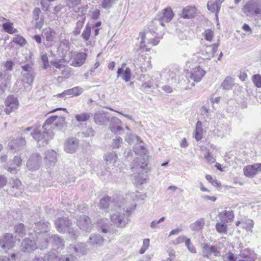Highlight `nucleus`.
Wrapping results in <instances>:
<instances>
[{
	"instance_id": "36",
	"label": "nucleus",
	"mask_w": 261,
	"mask_h": 261,
	"mask_svg": "<svg viewBox=\"0 0 261 261\" xmlns=\"http://www.w3.org/2000/svg\"><path fill=\"white\" fill-rule=\"evenodd\" d=\"M214 36V32L211 29L206 30L203 33V36L205 40L211 42Z\"/></svg>"
},
{
	"instance_id": "44",
	"label": "nucleus",
	"mask_w": 261,
	"mask_h": 261,
	"mask_svg": "<svg viewBox=\"0 0 261 261\" xmlns=\"http://www.w3.org/2000/svg\"><path fill=\"white\" fill-rule=\"evenodd\" d=\"M223 261H234L236 259L235 255L231 251L224 254L222 257Z\"/></svg>"
},
{
	"instance_id": "18",
	"label": "nucleus",
	"mask_w": 261,
	"mask_h": 261,
	"mask_svg": "<svg viewBox=\"0 0 261 261\" xmlns=\"http://www.w3.org/2000/svg\"><path fill=\"white\" fill-rule=\"evenodd\" d=\"M235 224L237 227L242 225V228L248 231H252L254 226L253 220L248 218H242L240 220L236 221Z\"/></svg>"
},
{
	"instance_id": "31",
	"label": "nucleus",
	"mask_w": 261,
	"mask_h": 261,
	"mask_svg": "<svg viewBox=\"0 0 261 261\" xmlns=\"http://www.w3.org/2000/svg\"><path fill=\"white\" fill-rule=\"evenodd\" d=\"M204 224V220L203 218H200L197 220L196 221H195L194 223H193L191 227L193 230L197 231L201 230Z\"/></svg>"
},
{
	"instance_id": "35",
	"label": "nucleus",
	"mask_w": 261,
	"mask_h": 261,
	"mask_svg": "<svg viewBox=\"0 0 261 261\" xmlns=\"http://www.w3.org/2000/svg\"><path fill=\"white\" fill-rule=\"evenodd\" d=\"M15 231L19 237H22L25 234L24 225L22 223L16 225L15 226Z\"/></svg>"
},
{
	"instance_id": "15",
	"label": "nucleus",
	"mask_w": 261,
	"mask_h": 261,
	"mask_svg": "<svg viewBox=\"0 0 261 261\" xmlns=\"http://www.w3.org/2000/svg\"><path fill=\"white\" fill-rule=\"evenodd\" d=\"M203 256L206 258H209L210 256L213 254L215 256H218L220 255V252L215 246H209L208 244H204L202 247Z\"/></svg>"
},
{
	"instance_id": "63",
	"label": "nucleus",
	"mask_w": 261,
	"mask_h": 261,
	"mask_svg": "<svg viewBox=\"0 0 261 261\" xmlns=\"http://www.w3.org/2000/svg\"><path fill=\"white\" fill-rule=\"evenodd\" d=\"M242 29L246 32L252 33V30L249 25L247 23H244L242 27Z\"/></svg>"
},
{
	"instance_id": "5",
	"label": "nucleus",
	"mask_w": 261,
	"mask_h": 261,
	"mask_svg": "<svg viewBox=\"0 0 261 261\" xmlns=\"http://www.w3.org/2000/svg\"><path fill=\"white\" fill-rule=\"evenodd\" d=\"M242 10L247 15L258 16L261 15V0H250L243 7Z\"/></svg>"
},
{
	"instance_id": "37",
	"label": "nucleus",
	"mask_w": 261,
	"mask_h": 261,
	"mask_svg": "<svg viewBox=\"0 0 261 261\" xmlns=\"http://www.w3.org/2000/svg\"><path fill=\"white\" fill-rule=\"evenodd\" d=\"M110 199V198L108 196L102 198L100 201V208L103 209L108 208L109 206Z\"/></svg>"
},
{
	"instance_id": "49",
	"label": "nucleus",
	"mask_w": 261,
	"mask_h": 261,
	"mask_svg": "<svg viewBox=\"0 0 261 261\" xmlns=\"http://www.w3.org/2000/svg\"><path fill=\"white\" fill-rule=\"evenodd\" d=\"M29 161L33 163H38L42 162L41 157L38 153L33 154L29 159Z\"/></svg>"
},
{
	"instance_id": "54",
	"label": "nucleus",
	"mask_w": 261,
	"mask_h": 261,
	"mask_svg": "<svg viewBox=\"0 0 261 261\" xmlns=\"http://www.w3.org/2000/svg\"><path fill=\"white\" fill-rule=\"evenodd\" d=\"M8 182L7 178L4 175L0 174V188H3Z\"/></svg>"
},
{
	"instance_id": "27",
	"label": "nucleus",
	"mask_w": 261,
	"mask_h": 261,
	"mask_svg": "<svg viewBox=\"0 0 261 261\" xmlns=\"http://www.w3.org/2000/svg\"><path fill=\"white\" fill-rule=\"evenodd\" d=\"M3 28L5 32L10 34H15L18 32V30L13 28V23L10 22L4 23L3 24Z\"/></svg>"
},
{
	"instance_id": "51",
	"label": "nucleus",
	"mask_w": 261,
	"mask_h": 261,
	"mask_svg": "<svg viewBox=\"0 0 261 261\" xmlns=\"http://www.w3.org/2000/svg\"><path fill=\"white\" fill-rule=\"evenodd\" d=\"M41 13V10L39 8H35L33 11V19L34 20H38L40 18V14Z\"/></svg>"
},
{
	"instance_id": "62",
	"label": "nucleus",
	"mask_w": 261,
	"mask_h": 261,
	"mask_svg": "<svg viewBox=\"0 0 261 261\" xmlns=\"http://www.w3.org/2000/svg\"><path fill=\"white\" fill-rule=\"evenodd\" d=\"M203 199L205 200L215 202L217 200V197L215 196H210L208 195H205L203 197Z\"/></svg>"
},
{
	"instance_id": "56",
	"label": "nucleus",
	"mask_w": 261,
	"mask_h": 261,
	"mask_svg": "<svg viewBox=\"0 0 261 261\" xmlns=\"http://www.w3.org/2000/svg\"><path fill=\"white\" fill-rule=\"evenodd\" d=\"M99 16L100 11L98 9H96L94 11L92 12L91 17L92 19H97L99 18Z\"/></svg>"
},
{
	"instance_id": "8",
	"label": "nucleus",
	"mask_w": 261,
	"mask_h": 261,
	"mask_svg": "<svg viewBox=\"0 0 261 261\" xmlns=\"http://www.w3.org/2000/svg\"><path fill=\"white\" fill-rule=\"evenodd\" d=\"M15 240L11 233H6L0 237V246L4 250H9L14 247Z\"/></svg>"
},
{
	"instance_id": "34",
	"label": "nucleus",
	"mask_w": 261,
	"mask_h": 261,
	"mask_svg": "<svg viewBox=\"0 0 261 261\" xmlns=\"http://www.w3.org/2000/svg\"><path fill=\"white\" fill-rule=\"evenodd\" d=\"M90 222V219L85 215L80 216L78 220V224L80 227H84L89 224Z\"/></svg>"
},
{
	"instance_id": "9",
	"label": "nucleus",
	"mask_w": 261,
	"mask_h": 261,
	"mask_svg": "<svg viewBox=\"0 0 261 261\" xmlns=\"http://www.w3.org/2000/svg\"><path fill=\"white\" fill-rule=\"evenodd\" d=\"M218 47L217 44L206 46L198 53V57L203 60H210L214 57Z\"/></svg>"
},
{
	"instance_id": "11",
	"label": "nucleus",
	"mask_w": 261,
	"mask_h": 261,
	"mask_svg": "<svg viewBox=\"0 0 261 261\" xmlns=\"http://www.w3.org/2000/svg\"><path fill=\"white\" fill-rule=\"evenodd\" d=\"M206 71L202 69L200 66L193 68L191 71L190 77L191 80L196 83L200 82L206 74Z\"/></svg>"
},
{
	"instance_id": "12",
	"label": "nucleus",
	"mask_w": 261,
	"mask_h": 261,
	"mask_svg": "<svg viewBox=\"0 0 261 261\" xmlns=\"http://www.w3.org/2000/svg\"><path fill=\"white\" fill-rule=\"evenodd\" d=\"M198 13L196 6L189 5L184 8L180 14V17L184 19H191L195 17Z\"/></svg>"
},
{
	"instance_id": "4",
	"label": "nucleus",
	"mask_w": 261,
	"mask_h": 261,
	"mask_svg": "<svg viewBox=\"0 0 261 261\" xmlns=\"http://www.w3.org/2000/svg\"><path fill=\"white\" fill-rule=\"evenodd\" d=\"M48 223H45L44 221H40L37 223L35 222V225L36 227L34 228L36 231L35 237H37L40 234H45L46 236L45 238L47 239L48 242H50L56 245H59L61 243V240L56 234L52 235L49 237V240H48V235L45 232L48 228Z\"/></svg>"
},
{
	"instance_id": "40",
	"label": "nucleus",
	"mask_w": 261,
	"mask_h": 261,
	"mask_svg": "<svg viewBox=\"0 0 261 261\" xmlns=\"http://www.w3.org/2000/svg\"><path fill=\"white\" fill-rule=\"evenodd\" d=\"M118 1V0H102L101 7L105 9H109Z\"/></svg>"
},
{
	"instance_id": "60",
	"label": "nucleus",
	"mask_w": 261,
	"mask_h": 261,
	"mask_svg": "<svg viewBox=\"0 0 261 261\" xmlns=\"http://www.w3.org/2000/svg\"><path fill=\"white\" fill-rule=\"evenodd\" d=\"M204 159H205L206 161L208 162H214L215 160L213 156L211 155L210 152H208L207 155L204 156Z\"/></svg>"
},
{
	"instance_id": "57",
	"label": "nucleus",
	"mask_w": 261,
	"mask_h": 261,
	"mask_svg": "<svg viewBox=\"0 0 261 261\" xmlns=\"http://www.w3.org/2000/svg\"><path fill=\"white\" fill-rule=\"evenodd\" d=\"M186 238L184 236H180L178 237L175 241L174 244L176 245H178L184 242L186 240Z\"/></svg>"
},
{
	"instance_id": "24",
	"label": "nucleus",
	"mask_w": 261,
	"mask_h": 261,
	"mask_svg": "<svg viewBox=\"0 0 261 261\" xmlns=\"http://www.w3.org/2000/svg\"><path fill=\"white\" fill-rule=\"evenodd\" d=\"M43 161L46 163H55L57 162V154L53 150H47L44 153Z\"/></svg>"
},
{
	"instance_id": "59",
	"label": "nucleus",
	"mask_w": 261,
	"mask_h": 261,
	"mask_svg": "<svg viewBox=\"0 0 261 261\" xmlns=\"http://www.w3.org/2000/svg\"><path fill=\"white\" fill-rule=\"evenodd\" d=\"M162 90L166 93H171L172 92L173 90L171 86L169 85H165L162 87Z\"/></svg>"
},
{
	"instance_id": "17",
	"label": "nucleus",
	"mask_w": 261,
	"mask_h": 261,
	"mask_svg": "<svg viewBox=\"0 0 261 261\" xmlns=\"http://www.w3.org/2000/svg\"><path fill=\"white\" fill-rule=\"evenodd\" d=\"M218 216L221 221L226 223L233 221L234 218V212L232 210L222 211L218 213Z\"/></svg>"
},
{
	"instance_id": "19",
	"label": "nucleus",
	"mask_w": 261,
	"mask_h": 261,
	"mask_svg": "<svg viewBox=\"0 0 261 261\" xmlns=\"http://www.w3.org/2000/svg\"><path fill=\"white\" fill-rule=\"evenodd\" d=\"M139 67L142 72H146L151 69L152 67L151 58L148 57L147 59L144 55H141L139 59Z\"/></svg>"
},
{
	"instance_id": "61",
	"label": "nucleus",
	"mask_w": 261,
	"mask_h": 261,
	"mask_svg": "<svg viewBox=\"0 0 261 261\" xmlns=\"http://www.w3.org/2000/svg\"><path fill=\"white\" fill-rule=\"evenodd\" d=\"M25 161L24 159H22L20 156H16L13 159L14 163H20L21 162H24Z\"/></svg>"
},
{
	"instance_id": "29",
	"label": "nucleus",
	"mask_w": 261,
	"mask_h": 261,
	"mask_svg": "<svg viewBox=\"0 0 261 261\" xmlns=\"http://www.w3.org/2000/svg\"><path fill=\"white\" fill-rule=\"evenodd\" d=\"M233 79L231 77H226L221 84V87L223 89L229 90L233 85Z\"/></svg>"
},
{
	"instance_id": "25",
	"label": "nucleus",
	"mask_w": 261,
	"mask_h": 261,
	"mask_svg": "<svg viewBox=\"0 0 261 261\" xmlns=\"http://www.w3.org/2000/svg\"><path fill=\"white\" fill-rule=\"evenodd\" d=\"M0 79H6L5 82H2L0 85V92L3 94L5 92L9 85L10 77L9 75L7 74L6 71H3L0 72Z\"/></svg>"
},
{
	"instance_id": "1",
	"label": "nucleus",
	"mask_w": 261,
	"mask_h": 261,
	"mask_svg": "<svg viewBox=\"0 0 261 261\" xmlns=\"http://www.w3.org/2000/svg\"><path fill=\"white\" fill-rule=\"evenodd\" d=\"M65 119L63 116H53L48 118L44 122L41 131L36 127H28L23 130V134L30 135L37 142L39 146H44L54 136L55 127L60 128L63 126Z\"/></svg>"
},
{
	"instance_id": "58",
	"label": "nucleus",
	"mask_w": 261,
	"mask_h": 261,
	"mask_svg": "<svg viewBox=\"0 0 261 261\" xmlns=\"http://www.w3.org/2000/svg\"><path fill=\"white\" fill-rule=\"evenodd\" d=\"M21 186V182L18 179H16L14 181L13 185L12 186L13 188H16L19 189Z\"/></svg>"
},
{
	"instance_id": "10",
	"label": "nucleus",
	"mask_w": 261,
	"mask_h": 261,
	"mask_svg": "<svg viewBox=\"0 0 261 261\" xmlns=\"http://www.w3.org/2000/svg\"><path fill=\"white\" fill-rule=\"evenodd\" d=\"M5 103L6 106L5 112L7 114H9L16 110L19 105L17 98L12 95H10L6 98Z\"/></svg>"
},
{
	"instance_id": "21",
	"label": "nucleus",
	"mask_w": 261,
	"mask_h": 261,
	"mask_svg": "<svg viewBox=\"0 0 261 261\" xmlns=\"http://www.w3.org/2000/svg\"><path fill=\"white\" fill-rule=\"evenodd\" d=\"M79 145L78 140L75 138H71L66 142V152L72 153L75 151Z\"/></svg>"
},
{
	"instance_id": "23",
	"label": "nucleus",
	"mask_w": 261,
	"mask_h": 261,
	"mask_svg": "<svg viewBox=\"0 0 261 261\" xmlns=\"http://www.w3.org/2000/svg\"><path fill=\"white\" fill-rule=\"evenodd\" d=\"M117 76H121L126 82H129L131 79V70L129 67H126L124 70L122 68H119L117 70Z\"/></svg>"
},
{
	"instance_id": "42",
	"label": "nucleus",
	"mask_w": 261,
	"mask_h": 261,
	"mask_svg": "<svg viewBox=\"0 0 261 261\" xmlns=\"http://www.w3.org/2000/svg\"><path fill=\"white\" fill-rule=\"evenodd\" d=\"M150 240L149 239H145L143 240V244L140 250V253L143 254L148 249L149 246Z\"/></svg>"
},
{
	"instance_id": "16",
	"label": "nucleus",
	"mask_w": 261,
	"mask_h": 261,
	"mask_svg": "<svg viewBox=\"0 0 261 261\" xmlns=\"http://www.w3.org/2000/svg\"><path fill=\"white\" fill-rule=\"evenodd\" d=\"M225 0H215V1H209L207 4V9L212 13L215 14L218 17V13L220 10L221 4Z\"/></svg>"
},
{
	"instance_id": "39",
	"label": "nucleus",
	"mask_w": 261,
	"mask_h": 261,
	"mask_svg": "<svg viewBox=\"0 0 261 261\" xmlns=\"http://www.w3.org/2000/svg\"><path fill=\"white\" fill-rule=\"evenodd\" d=\"M90 118L89 114L84 113L75 115V119L77 121L84 122L87 121Z\"/></svg>"
},
{
	"instance_id": "52",
	"label": "nucleus",
	"mask_w": 261,
	"mask_h": 261,
	"mask_svg": "<svg viewBox=\"0 0 261 261\" xmlns=\"http://www.w3.org/2000/svg\"><path fill=\"white\" fill-rule=\"evenodd\" d=\"M81 4V0H68V6L69 7H74Z\"/></svg>"
},
{
	"instance_id": "64",
	"label": "nucleus",
	"mask_w": 261,
	"mask_h": 261,
	"mask_svg": "<svg viewBox=\"0 0 261 261\" xmlns=\"http://www.w3.org/2000/svg\"><path fill=\"white\" fill-rule=\"evenodd\" d=\"M188 146V143L186 138H183L180 143V146L182 148H186Z\"/></svg>"
},
{
	"instance_id": "2",
	"label": "nucleus",
	"mask_w": 261,
	"mask_h": 261,
	"mask_svg": "<svg viewBox=\"0 0 261 261\" xmlns=\"http://www.w3.org/2000/svg\"><path fill=\"white\" fill-rule=\"evenodd\" d=\"M45 234H40L37 237H30L24 239L20 246L23 252H30L37 249L42 250L46 248L48 241L45 239Z\"/></svg>"
},
{
	"instance_id": "50",
	"label": "nucleus",
	"mask_w": 261,
	"mask_h": 261,
	"mask_svg": "<svg viewBox=\"0 0 261 261\" xmlns=\"http://www.w3.org/2000/svg\"><path fill=\"white\" fill-rule=\"evenodd\" d=\"M34 21V25L35 28L40 29L42 27L44 23V18L43 17H41L40 18Z\"/></svg>"
},
{
	"instance_id": "26",
	"label": "nucleus",
	"mask_w": 261,
	"mask_h": 261,
	"mask_svg": "<svg viewBox=\"0 0 261 261\" xmlns=\"http://www.w3.org/2000/svg\"><path fill=\"white\" fill-rule=\"evenodd\" d=\"M216 229L220 233L226 234L227 233L228 226L223 222H217L215 225Z\"/></svg>"
},
{
	"instance_id": "41",
	"label": "nucleus",
	"mask_w": 261,
	"mask_h": 261,
	"mask_svg": "<svg viewBox=\"0 0 261 261\" xmlns=\"http://www.w3.org/2000/svg\"><path fill=\"white\" fill-rule=\"evenodd\" d=\"M51 63L57 68L60 69L65 65V60L64 59L55 60L51 61Z\"/></svg>"
},
{
	"instance_id": "3",
	"label": "nucleus",
	"mask_w": 261,
	"mask_h": 261,
	"mask_svg": "<svg viewBox=\"0 0 261 261\" xmlns=\"http://www.w3.org/2000/svg\"><path fill=\"white\" fill-rule=\"evenodd\" d=\"M23 80L17 81L15 86L16 90L30 89L34 80L33 69L31 65H26L22 66Z\"/></svg>"
},
{
	"instance_id": "33",
	"label": "nucleus",
	"mask_w": 261,
	"mask_h": 261,
	"mask_svg": "<svg viewBox=\"0 0 261 261\" xmlns=\"http://www.w3.org/2000/svg\"><path fill=\"white\" fill-rule=\"evenodd\" d=\"M117 155L114 152L108 153L105 156V161L109 163H115L117 161Z\"/></svg>"
},
{
	"instance_id": "38",
	"label": "nucleus",
	"mask_w": 261,
	"mask_h": 261,
	"mask_svg": "<svg viewBox=\"0 0 261 261\" xmlns=\"http://www.w3.org/2000/svg\"><path fill=\"white\" fill-rule=\"evenodd\" d=\"M91 35V28L87 25L82 33V36L85 41H88Z\"/></svg>"
},
{
	"instance_id": "46",
	"label": "nucleus",
	"mask_w": 261,
	"mask_h": 261,
	"mask_svg": "<svg viewBox=\"0 0 261 261\" xmlns=\"http://www.w3.org/2000/svg\"><path fill=\"white\" fill-rule=\"evenodd\" d=\"M13 42L20 45H23L26 43L25 39L21 36H16L13 39Z\"/></svg>"
},
{
	"instance_id": "43",
	"label": "nucleus",
	"mask_w": 261,
	"mask_h": 261,
	"mask_svg": "<svg viewBox=\"0 0 261 261\" xmlns=\"http://www.w3.org/2000/svg\"><path fill=\"white\" fill-rule=\"evenodd\" d=\"M252 80L254 85L257 88H261V75L257 74L252 77Z\"/></svg>"
},
{
	"instance_id": "47",
	"label": "nucleus",
	"mask_w": 261,
	"mask_h": 261,
	"mask_svg": "<svg viewBox=\"0 0 261 261\" xmlns=\"http://www.w3.org/2000/svg\"><path fill=\"white\" fill-rule=\"evenodd\" d=\"M110 128L111 130L113 133H116L123 129L122 127L118 123H111Z\"/></svg>"
},
{
	"instance_id": "28",
	"label": "nucleus",
	"mask_w": 261,
	"mask_h": 261,
	"mask_svg": "<svg viewBox=\"0 0 261 261\" xmlns=\"http://www.w3.org/2000/svg\"><path fill=\"white\" fill-rule=\"evenodd\" d=\"M82 93V89L78 87H75L66 90V95H69L70 97L79 96Z\"/></svg>"
},
{
	"instance_id": "13",
	"label": "nucleus",
	"mask_w": 261,
	"mask_h": 261,
	"mask_svg": "<svg viewBox=\"0 0 261 261\" xmlns=\"http://www.w3.org/2000/svg\"><path fill=\"white\" fill-rule=\"evenodd\" d=\"M260 164L248 165L243 168L244 175L248 177L252 178L261 170Z\"/></svg>"
},
{
	"instance_id": "20",
	"label": "nucleus",
	"mask_w": 261,
	"mask_h": 261,
	"mask_svg": "<svg viewBox=\"0 0 261 261\" xmlns=\"http://www.w3.org/2000/svg\"><path fill=\"white\" fill-rule=\"evenodd\" d=\"M43 33V37L45 38L47 42L46 45L48 46L51 45L52 43L55 41L56 38V32L49 28L44 29Z\"/></svg>"
},
{
	"instance_id": "14",
	"label": "nucleus",
	"mask_w": 261,
	"mask_h": 261,
	"mask_svg": "<svg viewBox=\"0 0 261 261\" xmlns=\"http://www.w3.org/2000/svg\"><path fill=\"white\" fill-rule=\"evenodd\" d=\"M174 14L170 7H168L163 9L162 15L159 18V20L161 22L162 25L164 26V23L169 22L174 17Z\"/></svg>"
},
{
	"instance_id": "48",
	"label": "nucleus",
	"mask_w": 261,
	"mask_h": 261,
	"mask_svg": "<svg viewBox=\"0 0 261 261\" xmlns=\"http://www.w3.org/2000/svg\"><path fill=\"white\" fill-rule=\"evenodd\" d=\"M203 129L195 128L194 131V138L199 141L202 138Z\"/></svg>"
},
{
	"instance_id": "53",
	"label": "nucleus",
	"mask_w": 261,
	"mask_h": 261,
	"mask_svg": "<svg viewBox=\"0 0 261 261\" xmlns=\"http://www.w3.org/2000/svg\"><path fill=\"white\" fill-rule=\"evenodd\" d=\"M41 61L43 63L44 68L46 69L49 66L48 57L46 54L43 55L41 56Z\"/></svg>"
},
{
	"instance_id": "55",
	"label": "nucleus",
	"mask_w": 261,
	"mask_h": 261,
	"mask_svg": "<svg viewBox=\"0 0 261 261\" xmlns=\"http://www.w3.org/2000/svg\"><path fill=\"white\" fill-rule=\"evenodd\" d=\"M14 63L11 61H8L5 62L4 67L7 70L11 71L13 69Z\"/></svg>"
},
{
	"instance_id": "45",
	"label": "nucleus",
	"mask_w": 261,
	"mask_h": 261,
	"mask_svg": "<svg viewBox=\"0 0 261 261\" xmlns=\"http://www.w3.org/2000/svg\"><path fill=\"white\" fill-rule=\"evenodd\" d=\"M55 0H40V5L43 11H47L50 6V3Z\"/></svg>"
},
{
	"instance_id": "30",
	"label": "nucleus",
	"mask_w": 261,
	"mask_h": 261,
	"mask_svg": "<svg viewBox=\"0 0 261 261\" xmlns=\"http://www.w3.org/2000/svg\"><path fill=\"white\" fill-rule=\"evenodd\" d=\"M55 225L59 231L64 232L65 227V219L64 218L58 219L55 221Z\"/></svg>"
},
{
	"instance_id": "22",
	"label": "nucleus",
	"mask_w": 261,
	"mask_h": 261,
	"mask_svg": "<svg viewBox=\"0 0 261 261\" xmlns=\"http://www.w3.org/2000/svg\"><path fill=\"white\" fill-rule=\"evenodd\" d=\"M58 257L53 252L45 254L43 256H35L32 261H57Z\"/></svg>"
},
{
	"instance_id": "6",
	"label": "nucleus",
	"mask_w": 261,
	"mask_h": 261,
	"mask_svg": "<svg viewBox=\"0 0 261 261\" xmlns=\"http://www.w3.org/2000/svg\"><path fill=\"white\" fill-rule=\"evenodd\" d=\"M87 54L83 51H71L69 54L68 62L72 66H82L86 62Z\"/></svg>"
},
{
	"instance_id": "7",
	"label": "nucleus",
	"mask_w": 261,
	"mask_h": 261,
	"mask_svg": "<svg viewBox=\"0 0 261 261\" xmlns=\"http://www.w3.org/2000/svg\"><path fill=\"white\" fill-rule=\"evenodd\" d=\"M139 37L141 39L140 43V48L143 51H149L151 48L150 46L156 45L160 42V38L155 36L152 39H149L146 43L145 40L146 33L144 32L139 33Z\"/></svg>"
},
{
	"instance_id": "32",
	"label": "nucleus",
	"mask_w": 261,
	"mask_h": 261,
	"mask_svg": "<svg viewBox=\"0 0 261 261\" xmlns=\"http://www.w3.org/2000/svg\"><path fill=\"white\" fill-rule=\"evenodd\" d=\"M20 164H6L4 168L12 174H15L20 169Z\"/></svg>"
}]
</instances>
